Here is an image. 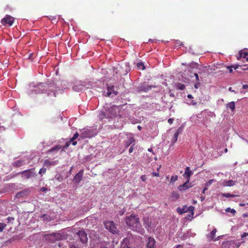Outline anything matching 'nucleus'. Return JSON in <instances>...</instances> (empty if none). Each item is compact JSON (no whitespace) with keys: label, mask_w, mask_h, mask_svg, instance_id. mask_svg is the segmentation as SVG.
<instances>
[{"label":"nucleus","mask_w":248,"mask_h":248,"mask_svg":"<svg viewBox=\"0 0 248 248\" xmlns=\"http://www.w3.org/2000/svg\"><path fill=\"white\" fill-rule=\"evenodd\" d=\"M248 236V232H244L241 236L242 238H243L246 236Z\"/></svg>","instance_id":"79ce46f5"},{"label":"nucleus","mask_w":248,"mask_h":248,"mask_svg":"<svg viewBox=\"0 0 248 248\" xmlns=\"http://www.w3.org/2000/svg\"><path fill=\"white\" fill-rule=\"evenodd\" d=\"M140 179H141V180L143 182H145L146 181V176L145 175H142L140 177Z\"/></svg>","instance_id":"c03bdc74"},{"label":"nucleus","mask_w":248,"mask_h":248,"mask_svg":"<svg viewBox=\"0 0 248 248\" xmlns=\"http://www.w3.org/2000/svg\"><path fill=\"white\" fill-rule=\"evenodd\" d=\"M62 179V177H61V176L59 175L58 176H56L52 180H53V181L57 180V181H61Z\"/></svg>","instance_id":"c9c22d12"},{"label":"nucleus","mask_w":248,"mask_h":248,"mask_svg":"<svg viewBox=\"0 0 248 248\" xmlns=\"http://www.w3.org/2000/svg\"><path fill=\"white\" fill-rule=\"evenodd\" d=\"M79 136V134L76 132L73 136V137H72V138L71 139V140H70L71 141H72V140H75Z\"/></svg>","instance_id":"72a5a7b5"},{"label":"nucleus","mask_w":248,"mask_h":248,"mask_svg":"<svg viewBox=\"0 0 248 248\" xmlns=\"http://www.w3.org/2000/svg\"><path fill=\"white\" fill-rule=\"evenodd\" d=\"M82 86H83L84 88L89 89L93 87H95L96 85V83L93 82H89L88 83H86V82H83L81 83Z\"/></svg>","instance_id":"f3484780"},{"label":"nucleus","mask_w":248,"mask_h":248,"mask_svg":"<svg viewBox=\"0 0 248 248\" xmlns=\"http://www.w3.org/2000/svg\"><path fill=\"white\" fill-rule=\"evenodd\" d=\"M222 195L223 197H226V198H229V197H237V195L234 194H232L230 193H222Z\"/></svg>","instance_id":"bb28decb"},{"label":"nucleus","mask_w":248,"mask_h":248,"mask_svg":"<svg viewBox=\"0 0 248 248\" xmlns=\"http://www.w3.org/2000/svg\"><path fill=\"white\" fill-rule=\"evenodd\" d=\"M138 129L139 130H140L141 129V127L140 126V125H138Z\"/></svg>","instance_id":"0e129e2a"},{"label":"nucleus","mask_w":248,"mask_h":248,"mask_svg":"<svg viewBox=\"0 0 248 248\" xmlns=\"http://www.w3.org/2000/svg\"><path fill=\"white\" fill-rule=\"evenodd\" d=\"M104 225L107 230L113 234L117 233L118 232L117 228L112 221H106L104 222Z\"/></svg>","instance_id":"39448f33"},{"label":"nucleus","mask_w":248,"mask_h":248,"mask_svg":"<svg viewBox=\"0 0 248 248\" xmlns=\"http://www.w3.org/2000/svg\"><path fill=\"white\" fill-rule=\"evenodd\" d=\"M59 233H54L52 234H47V236L48 237H53V239H54L55 237H57L58 235H59Z\"/></svg>","instance_id":"c85d7f7f"},{"label":"nucleus","mask_w":248,"mask_h":248,"mask_svg":"<svg viewBox=\"0 0 248 248\" xmlns=\"http://www.w3.org/2000/svg\"><path fill=\"white\" fill-rule=\"evenodd\" d=\"M133 146H134V144L132 146H131L129 149L128 151L130 154L133 151Z\"/></svg>","instance_id":"a18cd8bd"},{"label":"nucleus","mask_w":248,"mask_h":248,"mask_svg":"<svg viewBox=\"0 0 248 248\" xmlns=\"http://www.w3.org/2000/svg\"><path fill=\"white\" fill-rule=\"evenodd\" d=\"M214 181V180L213 179H211L209 181H208V182H207V183L206 184V186H208L212 184V183H213V182Z\"/></svg>","instance_id":"a19ab883"},{"label":"nucleus","mask_w":248,"mask_h":248,"mask_svg":"<svg viewBox=\"0 0 248 248\" xmlns=\"http://www.w3.org/2000/svg\"><path fill=\"white\" fill-rule=\"evenodd\" d=\"M126 66V72H128V71H130L131 69L130 68V67L129 65H128L127 64L125 65Z\"/></svg>","instance_id":"de8ad7c7"},{"label":"nucleus","mask_w":248,"mask_h":248,"mask_svg":"<svg viewBox=\"0 0 248 248\" xmlns=\"http://www.w3.org/2000/svg\"><path fill=\"white\" fill-rule=\"evenodd\" d=\"M232 68H233L234 69H236L237 68V66H227V69H229V72L230 73H232Z\"/></svg>","instance_id":"f704fd0d"},{"label":"nucleus","mask_w":248,"mask_h":248,"mask_svg":"<svg viewBox=\"0 0 248 248\" xmlns=\"http://www.w3.org/2000/svg\"><path fill=\"white\" fill-rule=\"evenodd\" d=\"M70 248H79L78 246H76L74 245H71Z\"/></svg>","instance_id":"603ef678"},{"label":"nucleus","mask_w":248,"mask_h":248,"mask_svg":"<svg viewBox=\"0 0 248 248\" xmlns=\"http://www.w3.org/2000/svg\"><path fill=\"white\" fill-rule=\"evenodd\" d=\"M226 211L227 212H230L231 213H232V214H235L236 213V211L234 209H231L230 208H228L226 209Z\"/></svg>","instance_id":"473e14b6"},{"label":"nucleus","mask_w":248,"mask_h":248,"mask_svg":"<svg viewBox=\"0 0 248 248\" xmlns=\"http://www.w3.org/2000/svg\"><path fill=\"white\" fill-rule=\"evenodd\" d=\"M71 143V141L70 140L68 142H67L65 145L63 146V149H66L69 146Z\"/></svg>","instance_id":"ea45409f"},{"label":"nucleus","mask_w":248,"mask_h":248,"mask_svg":"<svg viewBox=\"0 0 248 248\" xmlns=\"http://www.w3.org/2000/svg\"><path fill=\"white\" fill-rule=\"evenodd\" d=\"M152 89V86L147 84H143L138 87V90L140 92H147Z\"/></svg>","instance_id":"2eb2a0df"},{"label":"nucleus","mask_w":248,"mask_h":248,"mask_svg":"<svg viewBox=\"0 0 248 248\" xmlns=\"http://www.w3.org/2000/svg\"><path fill=\"white\" fill-rule=\"evenodd\" d=\"M93 130L87 129L81 133L80 136L82 139L90 138L93 136Z\"/></svg>","instance_id":"1a4fd4ad"},{"label":"nucleus","mask_w":248,"mask_h":248,"mask_svg":"<svg viewBox=\"0 0 248 248\" xmlns=\"http://www.w3.org/2000/svg\"><path fill=\"white\" fill-rule=\"evenodd\" d=\"M83 174V170H81L76 175L73 179L74 183L78 184L82 179Z\"/></svg>","instance_id":"9b49d317"},{"label":"nucleus","mask_w":248,"mask_h":248,"mask_svg":"<svg viewBox=\"0 0 248 248\" xmlns=\"http://www.w3.org/2000/svg\"><path fill=\"white\" fill-rule=\"evenodd\" d=\"M239 56L237 57V60H239L241 58L246 59V61H248V49L245 48L240 50L238 52Z\"/></svg>","instance_id":"9d476101"},{"label":"nucleus","mask_w":248,"mask_h":248,"mask_svg":"<svg viewBox=\"0 0 248 248\" xmlns=\"http://www.w3.org/2000/svg\"><path fill=\"white\" fill-rule=\"evenodd\" d=\"M217 232V230L216 228H214L212 231L207 235V238H210V240H212L215 236L216 233Z\"/></svg>","instance_id":"412c9836"},{"label":"nucleus","mask_w":248,"mask_h":248,"mask_svg":"<svg viewBox=\"0 0 248 248\" xmlns=\"http://www.w3.org/2000/svg\"><path fill=\"white\" fill-rule=\"evenodd\" d=\"M18 174L21 175V177L25 179H29L36 176V173L34 169H31L20 172Z\"/></svg>","instance_id":"20e7f679"},{"label":"nucleus","mask_w":248,"mask_h":248,"mask_svg":"<svg viewBox=\"0 0 248 248\" xmlns=\"http://www.w3.org/2000/svg\"><path fill=\"white\" fill-rule=\"evenodd\" d=\"M113 86H108L107 91H104L103 94L106 96L112 97L117 94V92L114 91Z\"/></svg>","instance_id":"0eeeda50"},{"label":"nucleus","mask_w":248,"mask_h":248,"mask_svg":"<svg viewBox=\"0 0 248 248\" xmlns=\"http://www.w3.org/2000/svg\"><path fill=\"white\" fill-rule=\"evenodd\" d=\"M58 163V161H57V160L50 161L48 160H45L44 161V166L48 167L50 166L56 165Z\"/></svg>","instance_id":"a211bd4d"},{"label":"nucleus","mask_w":248,"mask_h":248,"mask_svg":"<svg viewBox=\"0 0 248 248\" xmlns=\"http://www.w3.org/2000/svg\"><path fill=\"white\" fill-rule=\"evenodd\" d=\"M178 179V176L177 175L172 176L170 178V182L173 183L176 181Z\"/></svg>","instance_id":"c756f323"},{"label":"nucleus","mask_w":248,"mask_h":248,"mask_svg":"<svg viewBox=\"0 0 248 248\" xmlns=\"http://www.w3.org/2000/svg\"><path fill=\"white\" fill-rule=\"evenodd\" d=\"M40 218L44 221H50L51 217L47 214H43L41 216Z\"/></svg>","instance_id":"b1692460"},{"label":"nucleus","mask_w":248,"mask_h":248,"mask_svg":"<svg viewBox=\"0 0 248 248\" xmlns=\"http://www.w3.org/2000/svg\"><path fill=\"white\" fill-rule=\"evenodd\" d=\"M83 86H82L81 84L79 85H74L73 87V90L76 92H80L83 90Z\"/></svg>","instance_id":"393cba45"},{"label":"nucleus","mask_w":248,"mask_h":248,"mask_svg":"<svg viewBox=\"0 0 248 248\" xmlns=\"http://www.w3.org/2000/svg\"><path fill=\"white\" fill-rule=\"evenodd\" d=\"M148 150V151H149V152H152V151H153V150H152V148H149Z\"/></svg>","instance_id":"774afa93"},{"label":"nucleus","mask_w":248,"mask_h":248,"mask_svg":"<svg viewBox=\"0 0 248 248\" xmlns=\"http://www.w3.org/2000/svg\"><path fill=\"white\" fill-rule=\"evenodd\" d=\"M133 142H134V139L133 137H130L128 141H127V146H129L131 144H132Z\"/></svg>","instance_id":"2f4dec72"},{"label":"nucleus","mask_w":248,"mask_h":248,"mask_svg":"<svg viewBox=\"0 0 248 248\" xmlns=\"http://www.w3.org/2000/svg\"><path fill=\"white\" fill-rule=\"evenodd\" d=\"M207 190V188L205 187V188L203 189V190H202V193H205V191H206V190Z\"/></svg>","instance_id":"680f3d73"},{"label":"nucleus","mask_w":248,"mask_h":248,"mask_svg":"<svg viewBox=\"0 0 248 248\" xmlns=\"http://www.w3.org/2000/svg\"><path fill=\"white\" fill-rule=\"evenodd\" d=\"M155 241L153 237H149L147 240V248H155Z\"/></svg>","instance_id":"4468645a"},{"label":"nucleus","mask_w":248,"mask_h":248,"mask_svg":"<svg viewBox=\"0 0 248 248\" xmlns=\"http://www.w3.org/2000/svg\"><path fill=\"white\" fill-rule=\"evenodd\" d=\"M71 142H72V144L73 145H76L77 144V141H74V140H72Z\"/></svg>","instance_id":"13d9d810"},{"label":"nucleus","mask_w":248,"mask_h":248,"mask_svg":"<svg viewBox=\"0 0 248 248\" xmlns=\"http://www.w3.org/2000/svg\"><path fill=\"white\" fill-rule=\"evenodd\" d=\"M240 245H241V243L240 242L235 244V246L237 248H239L240 246Z\"/></svg>","instance_id":"bf43d9fd"},{"label":"nucleus","mask_w":248,"mask_h":248,"mask_svg":"<svg viewBox=\"0 0 248 248\" xmlns=\"http://www.w3.org/2000/svg\"><path fill=\"white\" fill-rule=\"evenodd\" d=\"M188 209L190 211H192V215H193L194 214V213H193L194 207L192 206H190L189 207Z\"/></svg>","instance_id":"37998d69"},{"label":"nucleus","mask_w":248,"mask_h":248,"mask_svg":"<svg viewBox=\"0 0 248 248\" xmlns=\"http://www.w3.org/2000/svg\"><path fill=\"white\" fill-rule=\"evenodd\" d=\"M153 175L154 176H159V173L158 172H153Z\"/></svg>","instance_id":"864d4df0"},{"label":"nucleus","mask_w":248,"mask_h":248,"mask_svg":"<svg viewBox=\"0 0 248 248\" xmlns=\"http://www.w3.org/2000/svg\"><path fill=\"white\" fill-rule=\"evenodd\" d=\"M192 186L191 184L189 183V178L186 180V181L183 185H180L178 187V189L180 191H184Z\"/></svg>","instance_id":"f8f14e48"},{"label":"nucleus","mask_w":248,"mask_h":248,"mask_svg":"<svg viewBox=\"0 0 248 248\" xmlns=\"http://www.w3.org/2000/svg\"><path fill=\"white\" fill-rule=\"evenodd\" d=\"M243 88L244 89H248V85H243Z\"/></svg>","instance_id":"4d7b16f0"},{"label":"nucleus","mask_w":248,"mask_h":248,"mask_svg":"<svg viewBox=\"0 0 248 248\" xmlns=\"http://www.w3.org/2000/svg\"><path fill=\"white\" fill-rule=\"evenodd\" d=\"M226 106L227 108H229L232 111H233L235 109V103L233 101L227 104Z\"/></svg>","instance_id":"4be33fe9"},{"label":"nucleus","mask_w":248,"mask_h":248,"mask_svg":"<svg viewBox=\"0 0 248 248\" xmlns=\"http://www.w3.org/2000/svg\"><path fill=\"white\" fill-rule=\"evenodd\" d=\"M199 85H200V83L199 82H198V83L195 84L194 87L195 88L198 89Z\"/></svg>","instance_id":"6e6d98bb"},{"label":"nucleus","mask_w":248,"mask_h":248,"mask_svg":"<svg viewBox=\"0 0 248 248\" xmlns=\"http://www.w3.org/2000/svg\"><path fill=\"white\" fill-rule=\"evenodd\" d=\"M27 193V190H24L21 191L17 192L16 195V198H19L21 197H23L25 196Z\"/></svg>","instance_id":"6ab92c4d"},{"label":"nucleus","mask_w":248,"mask_h":248,"mask_svg":"<svg viewBox=\"0 0 248 248\" xmlns=\"http://www.w3.org/2000/svg\"><path fill=\"white\" fill-rule=\"evenodd\" d=\"M244 66L247 67L245 68L244 69V70H248V65H245Z\"/></svg>","instance_id":"338daca9"},{"label":"nucleus","mask_w":248,"mask_h":248,"mask_svg":"<svg viewBox=\"0 0 248 248\" xmlns=\"http://www.w3.org/2000/svg\"><path fill=\"white\" fill-rule=\"evenodd\" d=\"M236 183V181H233V180H223L222 183L221 185L223 186H234Z\"/></svg>","instance_id":"ddd939ff"},{"label":"nucleus","mask_w":248,"mask_h":248,"mask_svg":"<svg viewBox=\"0 0 248 248\" xmlns=\"http://www.w3.org/2000/svg\"><path fill=\"white\" fill-rule=\"evenodd\" d=\"M173 120L170 118L168 120V122L169 124H171L173 123Z\"/></svg>","instance_id":"5fc2aeb1"},{"label":"nucleus","mask_w":248,"mask_h":248,"mask_svg":"<svg viewBox=\"0 0 248 248\" xmlns=\"http://www.w3.org/2000/svg\"><path fill=\"white\" fill-rule=\"evenodd\" d=\"M193 174V172L190 170V168L189 167H187L186 168L184 174H183L184 177H185L187 179L189 178V181L190 180V176Z\"/></svg>","instance_id":"dca6fc26"},{"label":"nucleus","mask_w":248,"mask_h":248,"mask_svg":"<svg viewBox=\"0 0 248 248\" xmlns=\"http://www.w3.org/2000/svg\"><path fill=\"white\" fill-rule=\"evenodd\" d=\"M126 224L132 228V229L136 232H141V225L139 222V219L135 215L132 214L125 219Z\"/></svg>","instance_id":"f03ea898"},{"label":"nucleus","mask_w":248,"mask_h":248,"mask_svg":"<svg viewBox=\"0 0 248 248\" xmlns=\"http://www.w3.org/2000/svg\"><path fill=\"white\" fill-rule=\"evenodd\" d=\"M122 106H113L109 108L106 111L101 112L100 114V118L103 119L104 117L106 118H112L113 117L119 116L120 118L123 117V113H121V110L122 109Z\"/></svg>","instance_id":"f257e3e1"},{"label":"nucleus","mask_w":248,"mask_h":248,"mask_svg":"<svg viewBox=\"0 0 248 248\" xmlns=\"http://www.w3.org/2000/svg\"><path fill=\"white\" fill-rule=\"evenodd\" d=\"M180 129H178L177 131L175 133L173 137V140L172 141V143L173 144L174 142H175L177 139L179 134H180Z\"/></svg>","instance_id":"a878e982"},{"label":"nucleus","mask_w":248,"mask_h":248,"mask_svg":"<svg viewBox=\"0 0 248 248\" xmlns=\"http://www.w3.org/2000/svg\"><path fill=\"white\" fill-rule=\"evenodd\" d=\"M48 87V84L39 83V84H37L34 87L36 88H38L40 91H37L36 89H35L34 90H31V92H35L36 93H43L46 92V91H45V89Z\"/></svg>","instance_id":"423d86ee"},{"label":"nucleus","mask_w":248,"mask_h":248,"mask_svg":"<svg viewBox=\"0 0 248 248\" xmlns=\"http://www.w3.org/2000/svg\"><path fill=\"white\" fill-rule=\"evenodd\" d=\"M14 21V18L12 16L9 15H6V16L1 20V23L3 25L5 26L6 24H8L11 26L13 24Z\"/></svg>","instance_id":"6e6552de"},{"label":"nucleus","mask_w":248,"mask_h":248,"mask_svg":"<svg viewBox=\"0 0 248 248\" xmlns=\"http://www.w3.org/2000/svg\"><path fill=\"white\" fill-rule=\"evenodd\" d=\"M41 191H42V192H46L47 190V188L45 187H42L41 188Z\"/></svg>","instance_id":"49530a36"},{"label":"nucleus","mask_w":248,"mask_h":248,"mask_svg":"<svg viewBox=\"0 0 248 248\" xmlns=\"http://www.w3.org/2000/svg\"><path fill=\"white\" fill-rule=\"evenodd\" d=\"M194 76L196 78V79L197 81H199V76H198V74L197 73H195L194 74Z\"/></svg>","instance_id":"8fccbe9b"},{"label":"nucleus","mask_w":248,"mask_h":248,"mask_svg":"<svg viewBox=\"0 0 248 248\" xmlns=\"http://www.w3.org/2000/svg\"><path fill=\"white\" fill-rule=\"evenodd\" d=\"M61 148H62V146L60 145H56V146H54L53 147L51 148L49 150H48L47 153H51L52 152L58 151Z\"/></svg>","instance_id":"5701e85b"},{"label":"nucleus","mask_w":248,"mask_h":248,"mask_svg":"<svg viewBox=\"0 0 248 248\" xmlns=\"http://www.w3.org/2000/svg\"><path fill=\"white\" fill-rule=\"evenodd\" d=\"M177 87L178 89H179L181 90H183L184 89H185L186 86L183 84H181V83H179L177 84Z\"/></svg>","instance_id":"cd10ccee"},{"label":"nucleus","mask_w":248,"mask_h":248,"mask_svg":"<svg viewBox=\"0 0 248 248\" xmlns=\"http://www.w3.org/2000/svg\"><path fill=\"white\" fill-rule=\"evenodd\" d=\"M176 248H183L181 245H177Z\"/></svg>","instance_id":"e2e57ef3"},{"label":"nucleus","mask_w":248,"mask_h":248,"mask_svg":"<svg viewBox=\"0 0 248 248\" xmlns=\"http://www.w3.org/2000/svg\"><path fill=\"white\" fill-rule=\"evenodd\" d=\"M197 103L196 101H194V100H192V101H191V103H190V104H191V105H193V106H195V105H197Z\"/></svg>","instance_id":"09e8293b"},{"label":"nucleus","mask_w":248,"mask_h":248,"mask_svg":"<svg viewBox=\"0 0 248 248\" xmlns=\"http://www.w3.org/2000/svg\"><path fill=\"white\" fill-rule=\"evenodd\" d=\"M76 235L78 237V240L83 245H86L88 243V238L87 237V233L83 229L79 230L76 232Z\"/></svg>","instance_id":"7ed1b4c3"},{"label":"nucleus","mask_w":248,"mask_h":248,"mask_svg":"<svg viewBox=\"0 0 248 248\" xmlns=\"http://www.w3.org/2000/svg\"><path fill=\"white\" fill-rule=\"evenodd\" d=\"M187 97H188V98H190V99H191V98H193V96H192V95H191V94H188V95H187Z\"/></svg>","instance_id":"052dcab7"},{"label":"nucleus","mask_w":248,"mask_h":248,"mask_svg":"<svg viewBox=\"0 0 248 248\" xmlns=\"http://www.w3.org/2000/svg\"><path fill=\"white\" fill-rule=\"evenodd\" d=\"M24 164V161L19 160L16 162H14L13 163V165L14 167H19L21 166L22 165H23Z\"/></svg>","instance_id":"aec40b11"},{"label":"nucleus","mask_w":248,"mask_h":248,"mask_svg":"<svg viewBox=\"0 0 248 248\" xmlns=\"http://www.w3.org/2000/svg\"><path fill=\"white\" fill-rule=\"evenodd\" d=\"M180 210L181 209L179 208H178L177 209V211H178V212L180 214H182L183 213L186 212V210H185V208L182 209L180 211H179V210Z\"/></svg>","instance_id":"4c0bfd02"},{"label":"nucleus","mask_w":248,"mask_h":248,"mask_svg":"<svg viewBox=\"0 0 248 248\" xmlns=\"http://www.w3.org/2000/svg\"><path fill=\"white\" fill-rule=\"evenodd\" d=\"M7 220H8V222L11 221V220H14V218L13 217H9L7 218Z\"/></svg>","instance_id":"3c124183"},{"label":"nucleus","mask_w":248,"mask_h":248,"mask_svg":"<svg viewBox=\"0 0 248 248\" xmlns=\"http://www.w3.org/2000/svg\"><path fill=\"white\" fill-rule=\"evenodd\" d=\"M6 226V224L3 223H0V232H2L4 228Z\"/></svg>","instance_id":"7c9ffc66"},{"label":"nucleus","mask_w":248,"mask_h":248,"mask_svg":"<svg viewBox=\"0 0 248 248\" xmlns=\"http://www.w3.org/2000/svg\"><path fill=\"white\" fill-rule=\"evenodd\" d=\"M137 66L139 68H141L142 69H144L145 68V66L142 62L138 63Z\"/></svg>","instance_id":"e433bc0d"},{"label":"nucleus","mask_w":248,"mask_h":248,"mask_svg":"<svg viewBox=\"0 0 248 248\" xmlns=\"http://www.w3.org/2000/svg\"><path fill=\"white\" fill-rule=\"evenodd\" d=\"M229 90L230 91H231V92H234V90H232V88H231V87H230V88H229Z\"/></svg>","instance_id":"69168bd1"},{"label":"nucleus","mask_w":248,"mask_h":248,"mask_svg":"<svg viewBox=\"0 0 248 248\" xmlns=\"http://www.w3.org/2000/svg\"><path fill=\"white\" fill-rule=\"evenodd\" d=\"M46 168H42L39 171V174H42V173H45L46 172Z\"/></svg>","instance_id":"58836bf2"}]
</instances>
